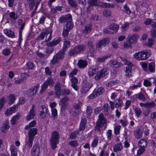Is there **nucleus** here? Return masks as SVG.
<instances>
[{
    "mask_svg": "<svg viewBox=\"0 0 156 156\" xmlns=\"http://www.w3.org/2000/svg\"><path fill=\"white\" fill-rule=\"evenodd\" d=\"M107 120L104 116L103 113H101L98 116V119L96 122V125L95 126V131L101 132L104 127V129L107 127Z\"/></svg>",
    "mask_w": 156,
    "mask_h": 156,
    "instance_id": "obj_1",
    "label": "nucleus"
},
{
    "mask_svg": "<svg viewBox=\"0 0 156 156\" xmlns=\"http://www.w3.org/2000/svg\"><path fill=\"white\" fill-rule=\"evenodd\" d=\"M61 41V38L58 37L54 39L52 41L47 43L46 45L48 46V47L46 48L45 51L46 56H49L50 54L53 52L54 49L52 47L60 43Z\"/></svg>",
    "mask_w": 156,
    "mask_h": 156,
    "instance_id": "obj_2",
    "label": "nucleus"
},
{
    "mask_svg": "<svg viewBox=\"0 0 156 156\" xmlns=\"http://www.w3.org/2000/svg\"><path fill=\"white\" fill-rule=\"evenodd\" d=\"M151 55L150 50H144L135 53L134 57L138 60H144L148 58Z\"/></svg>",
    "mask_w": 156,
    "mask_h": 156,
    "instance_id": "obj_3",
    "label": "nucleus"
},
{
    "mask_svg": "<svg viewBox=\"0 0 156 156\" xmlns=\"http://www.w3.org/2000/svg\"><path fill=\"white\" fill-rule=\"evenodd\" d=\"M59 136V134L58 132L55 131L52 133L50 142L53 150H55L57 148V144L58 143Z\"/></svg>",
    "mask_w": 156,
    "mask_h": 156,
    "instance_id": "obj_4",
    "label": "nucleus"
},
{
    "mask_svg": "<svg viewBox=\"0 0 156 156\" xmlns=\"http://www.w3.org/2000/svg\"><path fill=\"white\" fill-rule=\"evenodd\" d=\"M86 48V46L84 44L77 45L72 48L69 51V55L70 56H74L82 53L84 51Z\"/></svg>",
    "mask_w": 156,
    "mask_h": 156,
    "instance_id": "obj_5",
    "label": "nucleus"
},
{
    "mask_svg": "<svg viewBox=\"0 0 156 156\" xmlns=\"http://www.w3.org/2000/svg\"><path fill=\"white\" fill-rule=\"evenodd\" d=\"M121 58L122 61L127 65L125 70L126 75L128 77L132 76V67L133 66V64L126 59L124 58Z\"/></svg>",
    "mask_w": 156,
    "mask_h": 156,
    "instance_id": "obj_6",
    "label": "nucleus"
},
{
    "mask_svg": "<svg viewBox=\"0 0 156 156\" xmlns=\"http://www.w3.org/2000/svg\"><path fill=\"white\" fill-rule=\"evenodd\" d=\"M54 83L52 78L51 77H49L42 85L40 93V94L44 93L48 88V86H52Z\"/></svg>",
    "mask_w": 156,
    "mask_h": 156,
    "instance_id": "obj_7",
    "label": "nucleus"
},
{
    "mask_svg": "<svg viewBox=\"0 0 156 156\" xmlns=\"http://www.w3.org/2000/svg\"><path fill=\"white\" fill-rule=\"evenodd\" d=\"M73 24L70 23H66L63 26L62 35L64 37H67L69 35V32L73 28Z\"/></svg>",
    "mask_w": 156,
    "mask_h": 156,
    "instance_id": "obj_8",
    "label": "nucleus"
},
{
    "mask_svg": "<svg viewBox=\"0 0 156 156\" xmlns=\"http://www.w3.org/2000/svg\"><path fill=\"white\" fill-rule=\"evenodd\" d=\"M82 85L80 92L83 94L87 92L93 86L92 83L85 81L83 82Z\"/></svg>",
    "mask_w": 156,
    "mask_h": 156,
    "instance_id": "obj_9",
    "label": "nucleus"
},
{
    "mask_svg": "<svg viewBox=\"0 0 156 156\" xmlns=\"http://www.w3.org/2000/svg\"><path fill=\"white\" fill-rule=\"evenodd\" d=\"M39 84H37L35 86L32 87L27 91V95L28 97L32 98L35 95L39 88Z\"/></svg>",
    "mask_w": 156,
    "mask_h": 156,
    "instance_id": "obj_10",
    "label": "nucleus"
},
{
    "mask_svg": "<svg viewBox=\"0 0 156 156\" xmlns=\"http://www.w3.org/2000/svg\"><path fill=\"white\" fill-rule=\"evenodd\" d=\"M72 19V16L69 14L63 16L59 18V22L61 23H70L73 24L71 21Z\"/></svg>",
    "mask_w": 156,
    "mask_h": 156,
    "instance_id": "obj_11",
    "label": "nucleus"
},
{
    "mask_svg": "<svg viewBox=\"0 0 156 156\" xmlns=\"http://www.w3.org/2000/svg\"><path fill=\"white\" fill-rule=\"evenodd\" d=\"M108 73L109 70L108 68H103L95 76V79L97 80H99L101 77H104L107 75Z\"/></svg>",
    "mask_w": 156,
    "mask_h": 156,
    "instance_id": "obj_12",
    "label": "nucleus"
},
{
    "mask_svg": "<svg viewBox=\"0 0 156 156\" xmlns=\"http://www.w3.org/2000/svg\"><path fill=\"white\" fill-rule=\"evenodd\" d=\"M40 113L39 115L41 119H44L48 114V108L44 105L41 106L40 108Z\"/></svg>",
    "mask_w": 156,
    "mask_h": 156,
    "instance_id": "obj_13",
    "label": "nucleus"
},
{
    "mask_svg": "<svg viewBox=\"0 0 156 156\" xmlns=\"http://www.w3.org/2000/svg\"><path fill=\"white\" fill-rule=\"evenodd\" d=\"M41 152V149L39 145L35 144L31 151V155L39 156Z\"/></svg>",
    "mask_w": 156,
    "mask_h": 156,
    "instance_id": "obj_14",
    "label": "nucleus"
},
{
    "mask_svg": "<svg viewBox=\"0 0 156 156\" xmlns=\"http://www.w3.org/2000/svg\"><path fill=\"white\" fill-rule=\"evenodd\" d=\"M109 39L108 38H105L100 41L96 44V47L98 48H102V46L105 47L109 43Z\"/></svg>",
    "mask_w": 156,
    "mask_h": 156,
    "instance_id": "obj_15",
    "label": "nucleus"
},
{
    "mask_svg": "<svg viewBox=\"0 0 156 156\" xmlns=\"http://www.w3.org/2000/svg\"><path fill=\"white\" fill-rule=\"evenodd\" d=\"M35 108V105L34 104L32 105V108L28 112L27 116V121L34 118L35 115V112L34 110V109Z\"/></svg>",
    "mask_w": 156,
    "mask_h": 156,
    "instance_id": "obj_16",
    "label": "nucleus"
},
{
    "mask_svg": "<svg viewBox=\"0 0 156 156\" xmlns=\"http://www.w3.org/2000/svg\"><path fill=\"white\" fill-rule=\"evenodd\" d=\"M60 86V83L58 82L56 83L54 86L55 90V96L57 98H60L61 95V87Z\"/></svg>",
    "mask_w": 156,
    "mask_h": 156,
    "instance_id": "obj_17",
    "label": "nucleus"
},
{
    "mask_svg": "<svg viewBox=\"0 0 156 156\" xmlns=\"http://www.w3.org/2000/svg\"><path fill=\"white\" fill-rule=\"evenodd\" d=\"M17 107L18 104H17L16 105H14L13 107H12L8 108L5 112V115L7 116H9L16 111V108Z\"/></svg>",
    "mask_w": 156,
    "mask_h": 156,
    "instance_id": "obj_18",
    "label": "nucleus"
},
{
    "mask_svg": "<svg viewBox=\"0 0 156 156\" xmlns=\"http://www.w3.org/2000/svg\"><path fill=\"white\" fill-rule=\"evenodd\" d=\"M87 120L85 118L82 119L80 121L79 131H81V134L83 133V130L85 129L86 124Z\"/></svg>",
    "mask_w": 156,
    "mask_h": 156,
    "instance_id": "obj_19",
    "label": "nucleus"
},
{
    "mask_svg": "<svg viewBox=\"0 0 156 156\" xmlns=\"http://www.w3.org/2000/svg\"><path fill=\"white\" fill-rule=\"evenodd\" d=\"M92 25L90 23L87 24L84 28L82 30V32L85 34H89L92 29Z\"/></svg>",
    "mask_w": 156,
    "mask_h": 156,
    "instance_id": "obj_20",
    "label": "nucleus"
},
{
    "mask_svg": "<svg viewBox=\"0 0 156 156\" xmlns=\"http://www.w3.org/2000/svg\"><path fill=\"white\" fill-rule=\"evenodd\" d=\"M37 129L36 128L30 129L28 132L29 137L34 139V137L37 134Z\"/></svg>",
    "mask_w": 156,
    "mask_h": 156,
    "instance_id": "obj_21",
    "label": "nucleus"
},
{
    "mask_svg": "<svg viewBox=\"0 0 156 156\" xmlns=\"http://www.w3.org/2000/svg\"><path fill=\"white\" fill-rule=\"evenodd\" d=\"M9 122L8 120L5 121L4 123L2 124V126L1 128V130L2 132L4 133L6 130L9 129Z\"/></svg>",
    "mask_w": 156,
    "mask_h": 156,
    "instance_id": "obj_22",
    "label": "nucleus"
},
{
    "mask_svg": "<svg viewBox=\"0 0 156 156\" xmlns=\"http://www.w3.org/2000/svg\"><path fill=\"white\" fill-rule=\"evenodd\" d=\"M138 145L140 147L145 148L147 146V141L145 139H141L138 142Z\"/></svg>",
    "mask_w": 156,
    "mask_h": 156,
    "instance_id": "obj_23",
    "label": "nucleus"
},
{
    "mask_svg": "<svg viewBox=\"0 0 156 156\" xmlns=\"http://www.w3.org/2000/svg\"><path fill=\"white\" fill-rule=\"evenodd\" d=\"M123 147L121 143L116 144H115L113 147V151L114 152H117L122 150Z\"/></svg>",
    "mask_w": 156,
    "mask_h": 156,
    "instance_id": "obj_24",
    "label": "nucleus"
},
{
    "mask_svg": "<svg viewBox=\"0 0 156 156\" xmlns=\"http://www.w3.org/2000/svg\"><path fill=\"white\" fill-rule=\"evenodd\" d=\"M119 27V25L115 23H112L108 26V28L110 30H113L115 33L118 31Z\"/></svg>",
    "mask_w": 156,
    "mask_h": 156,
    "instance_id": "obj_25",
    "label": "nucleus"
},
{
    "mask_svg": "<svg viewBox=\"0 0 156 156\" xmlns=\"http://www.w3.org/2000/svg\"><path fill=\"white\" fill-rule=\"evenodd\" d=\"M4 33L9 37L11 38H14L15 37V33L10 30L4 29Z\"/></svg>",
    "mask_w": 156,
    "mask_h": 156,
    "instance_id": "obj_26",
    "label": "nucleus"
},
{
    "mask_svg": "<svg viewBox=\"0 0 156 156\" xmlns=\"http://www.w3.org/2000/svg\"><path fill=\"white\" fill-rule=\"evenodd\" d=\"M87 64V63L86 61L82 59L79 60L77 63L78 67L81 68H84Z\"/></svg>",
    "mask_w": 156,
    "mask_h": 156,
    "instance_id": "obj_27",
    "label": "nucleus"
},
{
    "mask_svg": "<svg viewBox=\"0 0 156 156\" xmlns=\"http://www.w3.org/2000/svg\"><path fill=\"white\" fill-rule=\"evenodd\" d=\"M60 60H61V59L59 58V57L55 55L50 61L51 64L52 65H54L58 63Z\"/></svg>",
    "mask_w": 156,
    "mask_h": 156,
    "instance_id": "obj_28",
    "label": "nucleus"
},
{
    "mask_svg": "<svg viewBox=\"0 0 156 156\" xmlns=\"http://www.w3.org/2000/svg\"><path fill=\"white\" fill-rule=\"evenodd\" d=\"M25 25V21H23L22 19H20L18 21V25L20 26V34L22 33V30L23 29Z\"/></svg>",
    "mask_w": 156,
    "mask_h": 156,
    "instance_id": "obj_29",
    "label": "nucleus"
},
{
    "mask_svg": "<svg viewBox=\"0 0 156 156\" xmlns=\"http://www.w3.org/2000/svg\"><path fill=\"white\" fill-rule=\"evenodd\" d=\"M98 71V70L97 69L90 68L89 69L88 73V75L90 76H93L97 73Z\"/></svg>",
    "mask_w": 156,
    "mask_h": 156,
    "instance_id": "obj_30",
    "label": "nucleus"
},
{
    "mask_svg": "<svg viewBox=\"0 0 156 156\" xmlns=\"http://www.w3.org/2000/svg\"><path fill=\"white\" fill-rule=\"evenodd\" d=\"M133 44L132 42L130 41V40L128 39L124 43V47L126 48H132Z\"/></svg>",
    "mask_w": 156,
    "mask_h": 156,
    "instance_id": "obj_31",
    "label": "nucleus"
},
{
    "mask_svg": "<svg viewBox=\"0 0 156 156\" xmlns=\"http://www.w3.org/2000/svg\"><path fill=\"white\" fill-rule=\"evenodd\" d=\"M100 1L99 0H88L87 2L90 6L98 5Z\"/></svg>",
    "mask_w": 156,
    "mask_h": 156,
    "instance_id": "obj_32",
    "label": "nucleus"
},
{
    "mask_svg": "<svg viewBox=\"0 0 156 156\" xmlns=\"http://www.w3.org/2000/svg\"><path fill=\"white\" fill-rule=\"evenodd\" d=\"M34 139L29 137L28 140L26 141V145L29 149L31 148L32 146Z\"/></svg>",
    "mask_w": 156,
    "mask_h": 156,
    "instance_id": "obj_33",
    "label": "nucleus"
},
{
    "mask_svg": "<svg viewBox=\"0 0 156 156\" xmlns=\"http://www.w3.org/2000/svg\"><path fill=\"white\" fill-rule=\"evenodd\" d=\"M103 112L105 115H108L110 111V107L108 104H105L102 107Z\"/></svg>",
    "mask_w": 156,
    "mask_h": 156,
    "instance_id": "obj_34",
    "label": "nucleus"
},
{
    "mask_svg": "<svg viewBox=\"0 0 156 156\" xmlns=\"http://www.w3.org/2000/svg\"><path fill=\"white\" fill-rule=\"evenodd\" d=\"M11 156H17V150L16 147L13 145L10 146Z\"/></svg>",
    "mask_w": 156,
    "mask_h": 156,
    "instance_id": "obj_35",
    "label": "nucleus"
},
{
    "mask_svg": "<svg viewBox=\"0 0 156 156\" xmlns=\"http://www.w3.org/2000/svg\"><path fill=\"white\" fill-rule=\"evenodd\" d=\"M109 64L111 66L117 68L120 66L119 64L118 63L117 60L116 59L111 60Z\"/></svg>",
    "mask_w": 156,
    "mask_h": 156,
    "instance_id": "obj_36",
    "label": "nucleus"
},
{
    "mask_svg": "<svg viewBox=\"0 0 156 156\" xmlns=\"http://www.w3.org/2000/svg\"><path fill=\"white\" fill-rule=\"evenodd\" d=\"M128 38L133 43L136 40L139 38V36L137 34H134L131 35Z\"/></svg>",
    "mask_w": 156,
    "mask_h": 156,
    "instance_id": "obj_37",
    "label": "nucleus"
},
{
    "mask_svg": "<svg viewBox=\"0 0 156 156\" xmlns=\"http://www.w3.org/2000/svg\"><path fill=\"white\" fill-rule=\"evenodd\" d=\"M20 115L19 113H17L16 115L13 117L11 120V123L12 124L14 125L16 123V121L20 119Z\"/></svg>",
    "mask_w": 156,
    "mask_h": 156,
    "instance_id": "obj_38",
    "label": "nucleus"
},
{
    "mask_svg": "<svg viewBox=\"0 0 156 156\" xmlns=\"http://www.w3.org/2000/svg\"><path fill=\"white\" fill-rule=\"evenodd\" d=\"M98 138L97 136H94V138L91 144V146L92 147L94 148L96 147L98 145Z\"/></svg>",
    "mask_w": 156,
    "mask_h": 156,
    "instance_id": "obj_39",
    "label": "nucleus"
},
{
    "mask_svg": "<svg viewBox=\"0 0 156 156\" xmlns=\"http://www.w3.org/2000/svg\"><path fill=\"white\" fill-rule=\"evenodd\" d=\"M80 131L79 130L77 131H73L70 134V138L71 139H75L77 136V135L80 134Z\"/></svg>",
    "mask_w": 156,
    "mask_h": 156,
    "instance_id": "obj_40",
    "label": "nucleus"
},
{
    "mask_svg": "<svg viewBox=\"0 0 156 156\" xmlns=\"http://www.w3.org/2000/svg\"><path fill=\"white\" fill-rule=\"evenodd\" d=\"M36 124L35 121L33 120L30 122L28 125H26L24 128L25 129L27 130L30 128L35 126Z\"/></svg>",
    "mask_w": 156,
    "mask_h": 156,
    "instance_id": "obj_41",
    "label": "nucleus"
},
{
    "mask_svg": "<svg viewBox=\"0 0 156 156\" xmlns=\"http://www.w3.org/2000/svg\"><path fill=\"white\" fill-rule=\"evenodd\" d=\"M70 46V42L69 41H66L64 42L62 50L65 52L67 49Z\"/></svg>",
    "mask_w": 156,
    "mask_h": 156,
    "instance_id": "obj_42",
    "label": "nucleus"
},
{
    "mask_svg": "<svg viewBox=\"0 0 156 156\" xmlns=\"http://www.w3.org/2000/svg\"><path fill=\"white\" fill-rule=\"evenodd\" d=\"M65 54V52L62 50L59 51L55 55L58 57H59V58L61 59H62L64 57V55Z\"/></svg>",
    "mask_w": 156,
    "mask_h": 156,
    "instance_id": "obj_43",
    "label": "nucleus"
},
{
    "mask_svg": "<svg viewBox=\"0 0 156 156\" xmlns=\"http://www.w3.org/2000/svg\"><path fill=\"white\" fill-rule=\"evenodd\" d=\"M95 90V93H96L98 96L101 95L105 92V89L104 88L102 87H100L97 89Z\"/></svg>",
    "mask_w": 156,
    "mask_h": 156,
    "instance_id": "obj_44",
    "label": "nucleus"
},
{
    "mask_svg": "<svg viewBox=\"0 0 156 156\" xmlns=\"http://www.w3.org/2000/svg\"><path fill=\"white\" fill-rule=\"evenodd\" d=\"M155 63L153 62L148 64V68L149 70L151 72H155Z\"/></svg>",
    "mask_w": 156,
    "mask_h": 156,
    "instance_id": "obj_45",
    "label": "nucleus"
},
{
    "mask_svg": "<svg viewBox=\"0 0 156 156\" xmlns=\"http://www.w3.org/2000/svg\"><path fill=\"white\" fill-rule=\"evenodd\" d=\"M34 66V63L31 62H28L26 64V68L28 70L33 69Z\"/></svg>",
    "mask_w": 156,
    "mask_h": 156,
    "instance_id": "obj_46",
    "label": "nucleus"
},
{
    "mask_svg": "<svg viewBox=\"0 0 156 156\" xmlns=\"http://www.w3.org/2000/svg\"><path fill=\"white\" fill-rule=\"evenodd\" d=\"M9 16L10 18L13 19L14 20H16L18 18L17 14L14 12H12L9 13Z\"/></svg>",
    "mask_w": 156,
    "mask_h": 156,
    "instance_id": "obj_47",
    "label": "nucleus"
},
{
    "mask_svg": "<svg viewBox=\"0 0 156 156\" xmlns=\"http://www.w3.org/2000/svg\"><path fill=\"white\" fill-rule=\"evenodd\" d=\"M122 101L120 99H119L118 100H115V107L116 108H121L122 107Z\"/></svg>",
    "mask_w": 156,
    "mask_h": 156,
    "instance_id": "obj_48",
    "label": "nucleus"
},
{
    "mask_svg": "<svg viewBox=\"0 0 156 156\" xmlns=\"http://www.w3.org/2000/svg\"><path fill=\"white\" fill-rule=\"evenodd\" d=\"M9 102L10 104H13L15 100V96L14 94H10L9 95Z\"/></svg>",
    "mask_w": 156,
    "mask_h": 156,
    "instance_id": "obj_49",
    "label": "nucleus"
},
{
    "mask_svg": "<svg viewBox=\"0 0 156 156\" xmlns=\"http://www.w3.org/2000/svg\"><path fill=\"white\" fill-rule=\"evenodd\" d=\"M129 23L127 22L123 24L121 27L122 31H124L127 30L129 28Z\"/></svg>",
    "mask_w": 156,
    "mask_h": 156,
    "instance_id": "obj_50",
    "label": "nucleus"
},
{
    "mask_svg": "<svg viewBox=\"0 0 156 156\" xmlns=\"http://www.w3.org/2000/svg\"><path fill=\"white\" fill-rule=\"evenodd\" d=\"M134 111L136 116L139 118L142 113L141 109L138 108L136 107L134 109Z\"/></svg>",
    "mask_w": 156,
    "mask_h": 156,
    "instance_id": "obj_51",
    "label": "nucleus"
},
{
    "mask_svg": "<svg viewBox=\"0 0 156 156\" xmlns=\"http://www.w3.org/2000/svg\"><path fill=\"white\" fill-rule=\"evenodd\" d=\"M102 6L103 7L108 8H113L115 7V5L112 4L104 2L102 3Z\"/></svg>",
    "mask_w": 156,
    "mask_h": 156,
    "instance_id": "obj_52",
    "label": "nucleus"
},
{
    "mask_svg": "<svg viewBox=\"0 0 156 156\" xmlns=\"http://www.w3.org/2000/svg\"><path fill=\"white\" fill-rule=\"evenodd\" d=\"M69 3L70 5L73 8L76 7L77 6V3L74 0H67Z\"/></svg>",
    "mask_w": 156,
    "mask_h": 156,
    "instance_id": "obj_53",
    "label": "nucleus"
},
{
    "mask_svg": "<svg viewBox=\"0 0 156 156\" xmlns=\"http://www.w3.org/2000/svg\"><path fill=\"white\" fill-rule=\"evenodd\" d=\"M49 33V32L48 31L42 32L38 37V39L40 40L43 39L44 38V36H45L46 37Z\"/></svg>",
    "mask_w": 156,
    "mask_h": 156,
    "instance_id": "obj_54",
    "label": "nucleus"
},
{
    "mask_svg": "<svg viewBox=\"0 0 156 156\" xmlns=\"http://www.w3.org/2000/svg\"><path fill=\"white\" fill-rule=\"evenodd\" d=\"M137 98L139 99L140 100L144 101H146V99L144 95L142 93H139L137 95Z\"/></svg>",
    "mask_w": 156,
    "mask_h": 156,
    "instance_id": "obj_55",
    "label": "nucleus"
},
{
    "mask_svg": "<svg viewBox=\"0 0 156 156\" xmlns=\"http://www.w3.org/2000/svg\"><path fill=\"white\" fill-rule=\"evenodd\" d=\"M92 113V109L90 106H88L87 107L86 110V114L87 116L89 117L91 115Z\"/></svg>",
    "mask_w": 156,
    "mask_h": 156,
    "instance_id": "obj_56",
    "label": "nucleus"
},
{
    "mask_svg": "<svg viewBox=\"0 0 156 156\" xmlns=\"http://www.w3.org/2000/svg\"><path fill=\"white\" fill-rule=\"evenodd\" d=\"M106 136L108 140H111L112 136V130L110 129L108 130L106 132Z\"/></svg>",
    "mask_w": 156,
    "mask_h": 156,
    "instance_id": "obj_57",
    "label": "nucleus"
},
{
    "mask_svg": "<svg viewBox=\"0 0 156 156\" xmlns=\"http://www.w3.org/2000/svg\"><path fill=\"white\" fill-rule=\"evenodd\" d=\"M142 133L141 130H138L136 131L135 137L137 139H140L142 137Z\"/></svg>",
    "mask_w": 156,
    "mask_h": 156,
    "instance_id": "obj_58",
    "label": "nucleus"
},
{
    "mask_svg": "<svg viewBox=\"0 0 156 156\" xmlns=\"http://www.w3.org/2000/svg\"><path fill=\"white\" fill-rule=\"evenodd\" d=\"M6 100L4 97H2L0 99V109L1 110Z\"/></svg>",
    "mask_w": 156,
    "mask_h": 156,
    "instance_id": "obj_59",
    "label": "nucleus"
},
{
    "mask_svg": "<svg viewBox=\"0 0 156 156\" xmlns=\"http://www.w3.org/2000/svg\"><path fill=\"white\" fill-rule=\"evenodd\" d=\"M81 103L80 102H78V103H74L73 104V107L76 109H80Z\"/></svg>",
    "mask_w": 156,
    "mask_h": 156,
    "instance_id": "obj_60",
    "label": "nucleus"
},
{
    "mask_svg": "<svg viewBox=\"0 0 156 156\" xmlns=\"http://www.w3.org/2000/svg\"><path fill=\"white\" fill-rule=\"evenodd\" d=\"M151 37L153 39H155L156 37V30L153 29L150 31Z\"/></svg>",
    "mask_w": 156,
    "mask_h": 156,
    "instance_id": "obj_61",
    "label": "nucleus"
},
{
    "mask_svg": "<svg viewBox=\"0 0 156 156\" xmlns=\"http://www.w3.org/2000/svg\"><path fill=\"white\" fill-rule=\"evenodd\" d=\"M107 56H104L99 57L97 58V61L98 62H105V60L107 58Z\"/></svg>",
    "mask_w": 156,
    "mask_h": 156,
    "instance_id": "obj_62",
    "label": "nucleus"
},
{
    "mask_svg": "<svg viewBox=\"0 0 156 156\" xmlns=\"http://www.w3.org/2000/svg\"><path fill=\"white\" fill-rule=\"evenodd\" d=\"M95 93V90H94L93 93L88 97V98L89 99H93L98 97L97 94Z\"/></svg>",
    "mask_w": 156,
    "mask_h": 156,
    "instance_id": "obj_63",
    "label": "nucleus"
},
{
    "mask_svg": "<svg viewBox=\"0 0 156 156\" xmlns=\"http://www.w3.org/2000/svg\"><path fill=\"white\" fill-rule=\"evenodd\" d=\"M155 105V104L154 101L151 102L147 103V108H151L154 107Z\"/></svg>",
    "mask_w": 156,
    "mask_h": 156,
    "instance_id": "obj_64",
    "label": "nucleus"
}]
</instances>
